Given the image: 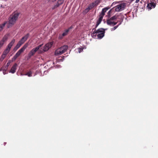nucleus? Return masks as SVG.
Masks as SVG:
<instances>
[{
    "mask_svg": "<svg viewBox=\"0 0 158 158\" xmlns=\"http://www.w3.org/2000/svg\"><path fill=\"white\" fill-rule=\"evenodd\" d=\"M117 23V22H113V25H116Z\"/></svg>",
    "mask_w": 158,
    "mask_h": 158,
    "instance_id": "c9c22d12",
    "label": "nucleus"
},
{
    "mask_svg": "<svg viewBox=\"0 0 158 158\" xmlns=\"http://www.w3.org/2000/svg\"><path fill=\"white\" fill-rule=\"evenodd\" d=\"M155 6V4L154 2H151L148 4L147 7L150 10L152 8H154Z\"/></svg>",
    "mask_w": 158,
    "mask_h": 158,
    "instance_id": "f8f14e48",
    "label": "nucleus"
},
{
    "mask_svg": "<svg viewBox=\"0 0 158 158\" xmlns=\"http://www.w3.org/2000/svg\"><path fill=\"white\" fill-rule=\"evenodd\" d=\"M109 8L107 7H106L105 8H103L102 11L101 13L99 15V16H102V17H103V16H104L105 15V13L106 12V11L108 10Z\"/></svg>",
    "mask_w": 158,
    "mask_h": 158,
    "instance_id": "9b49d317",
    "label": "nucleus"
},
{
    "mask_svg": "<svg viewBox=\"0 0 158 158\" xmlns=\"http://www.w3.org/2000/svg\"><path fill=\"white\" fill-rule=\"evenodd\" d=\"M6 56L3 55L2 54V55L0 59V61H2L4 58L6 57Z\"/></svg>",
    "mask_w": 158,
    "mask_h": 158,
    "instance_id": "4be33fe9",
    "label": "nucleus"
},
{
    "mask_svg": "<svg viewBox=\"0 0 158 158\" xmlns=\"http://www.w3.org/2000/svg\"><path fill=\"white\" fill-rule=\"evenodd\" d=\"M117 15L118 16V17L117 19H120V20H121L122 21L124 18L123 15L121 13L120 14L118 15Z\"/></svg>",
    "mask_w": 158,
    "mask_h": 158,
    "instance_id": "2eb2a0df",
    "label": "nucleus"
},
{
    "mask_svg": "<svg viewBox=\"0 0 158 158\" xmlns=\"http://www.w3.org/2000/svg\"><path fill=\"white\" fill-rule=\"evenodd\" d=\"M125 7V5L124 3L119 4L117 6L115 10L116 11H119L124 10Z\"/></svg>",
    "mask_w": 158,
    "mask_h": 158,
    "instance_id": "0eeeda50",
    "label": "nucleus"
},
{
    "mask_svg": "<svg viewBox=\"0 0 158 158\" xmlns=\"http://www.w3.org/2000/svg\"><path fill=\"white\" fill-rule=\"evenodd\" d=\"M7 23V21L3 23L0 25V28L2 30L5 26L6 24Z\"/></svg>",
    "mask_w": 158,
    "mask_h": 158,
    "instance_id": "a211bd4d",
    "label": "nucleus"
},
{
    "mask_svg": "<svg viewBox=\"0 0 158 158\" xmlns=\"http://www.w3.org/2000/svg\"><path fill=\"white\" fill-rule=\"evenodd\" d=\"M95 27L93 28L92 31V35L93 36H96L95 34H98L97 35L98 38V39H101L104 36L105 33V30L102 28L98 29L97 30H96Z\"/></svg>",
    "mask_w": 158,
    "mask_h": 158,
    "instance_id": "f257e3e1",
    "label": "nucleus"
},
{
    "mask_svg": "<svg viewBox=\"0 0 158 158\" xmlns=\"http://www.w3.org/2000/svg\"><path fill=\"white\" fill-rule=\"evenodd\" d=\"M111 10H110V11L108 12V14L109 15L111 13Z\"/></svg>",
    "mask_w": 158,
    "mask_h": 158,
    "instance_id": "e433bc0d",
    "label": "nucleus"
},
{
    "mask_svg": "<svg viewBox=\"0 0 158 158\" xmlns=\"http://www.w3.org/2000/svg\"><path fill=\"white\" fill-rule=\"evenodd\" d=\"M53 44V42H49L45 45L44 47L43 50L44 52H46L48 51L50 48L51 47Z\"/></svg>",
    "mask_w": 158,
    "mask_h": 158,
    "instance_id": "6e6552de",
    "label": "nucleus"
},
{
    "mask_svg": "<svg viewBox=\"0 0 158 158\" xmlns=\"http://www.w3.org/2000/svg\"><path fill=\"white\" fill-rule=\"evenodd\" d=\"M15 42V39H13L10 42V43L9 44L11 45L12 46H13V44H14Z\"/></svg>",
    "mask_w": 158,
    "mask_h": 158,
    "instance_id": "b1692460",
    "label": "nucleus"
},
{
    "mask_svg": "<svg viewBox=\"0 0 158 158\" xmlns=\"http://www.w3.org/2000/svg\"><path fill=\"white\" fill-rule=\"evenodd\" d=\"M7 39V37L6 36H4L3 39V41H4V40H6Z\"/></svg>",
    "mask_w": 158,
    "mask_h": 158,
    "instance_id": "473e14b6",
    "label": "nucleus"
},
{
    "mask_svg": "<svg viewBox=\"0 0 158 158\" xmlns=\"http://www.w3.org/2000/svg\"><path fill=\"white\" fill-rule=\"evenodd\" d=\"M10 50H9L7 48H6V50L4 51L2 54L3 55H4L5 56H6V55L8 54V53L10 52Z\"/></svg>",
    "mask_w": 158,
    "mask_h": 158,
    "instance_id": "f3484780",
    "label": "nucleus"
},
{
    "mask_svg": "<svg viewBox=\"0 0 158 158\" xmlns=\"http://www.w3.org/2000/svg\"><path fill=\"white\" fill-rule=\"evenodd\" d=\"M58 7V6H56V4L55 5V6H54V7L52 8V9H55V8H57V7Z\"/></svg>",
    "mask_w": 158,
    "mask_h": 158,
    "instance_id": "2f4dec72",
    "label": "nucleus"
},
{
    "mask_svg": "<svg viewBox=\"0 0 158 158\" xmlns=\"http://www.w3.org/2000/svg\"><path fill=\"white\" fill-rule=\"evenodd\" d=\"M139 1V0H136V1L135 2H136V3H137V2H138Z\"/></svg>",
    "mask_w": 158,
    "mask_h": 158,
    "instance_id": "4c0bfd02",
    "label": "nucleus"
},
{
    "mask_svg": "<svg viewBox=\"0 0 158 158\" xmlns=\"http://www.w3.org/2000/svg\"><path fill=\"white\" fill-rule=\"evenodd\" d=\"M64 36L62 35V34L61 35H60L59 36V39H61L63 38V37H64Z\"/></svg>",
    "mask_w": 158,
    "mask_h": 158,
    "instance_id": "c85d7f7f",
    "label": "nucleus"
},
{
    "mask_svg": "<svg viewBox=\"0 0 158 158\" xmlns=\"http://www.w3.org/2000/svg\"><path fill=\"white\" fill-rule=\"evenodd\" d=\"M42 45L43 44H41L31 50L28 54V57L29 58H30L42 46Z\"/></svg>",
    "mask_w": 158,
    "mask_h": 158,
    "instance_id": "39448f33",
    "label": "nucleus"
},
{
    "mask_svg": "<svg viewBox=\"0 0 158 158\" xmlns=\"http://www.w3.org/2000/svg\"><path fill=\"white\" fill-rule=\"evenodd\" d=\"M84 48L81 47V48H78V52L79 53H80L81 52H82L83 49Z\"/></svg>",
    "mask_w": 158,
    "mask_h": 158,
    "instance_id": "393cba45",
    "label": "nucleus"
},
{
    "mask_svg": "<svg viewBox=\"0 0 158 158\" xmlns=\"http://www.w3.org/2000/svg\"><path fill=\"white\" fill-rule=\"evenodd\" d=\"M73 28V27L72 26H71L70 27H69L68 29H67V30H69H69L72 29Z\"/></svg>",
    "mask_w": 158,
    "mask_h": 158,
    "instance_id": "f704fd0d",
    "label": "nucleus"
},
{
    "mask_svg": "<svg viewBox=\"0 0 158 158\" xmlns=\"http://www.w3.org/2000/svg\"><path fill=\"white\" fill-rule=\"evenodd\" d=\"M89 10H90L88 8H87L84 10V13L85 14H86L89 11Z\"/></svg>",
    "mask_w": 158,
    "mask_h": 158,
    "instance_id": "5701e85b",
    "label": "nucleus"
},
{
    "mask_svg": "<svg viewBox=\"0 0 158 158\" xmlns=\"http://www.w3.org/2000/svg\"><path fill=\"white\" fill-rule=\"evenodd\" d=\"M28 46V44H26L18 52L16 53L15 55L13 57L12 60V61H15L16 59L25 50L26 48Z\"/></svg>",
    "mask_w": 158,
    "mask_h": 158,
    "instance_id": "20e7f679",
    "label": "nucleus"
},
{
    "mask_svg": "<svg viewBox=\"0 0 158 158\" xmlns=\"http://www.w3.org/2000/svg\"><path fill=\"white\" fill-rule=\"evenodd\" d=\"M134 0H130V1H131V2H132Z\"/></svg>",
    "mask_w": 158,
    "mask_h": 158,
    "instance_id": "ea45409f",
    "label": "nucleus"
},
{
    "mask_svg": "<svg viewBox=\"0 0 158 158\" xmlns=\"http://www.w3.org/2000/svg\"><path fill=\"white\" fill-rule=\"evenodd\" d=\"M12 46L11 45L9 44L8 45L7 47L6 48L10 50V48Z\"/></svg>",
    "mask_w": 158,
    "mask_h": 158,
    "instance_id": "bb28decb",
    "label": "nucleus"
},
{
    "mask_svg": "<svg viewBox=\"0 0 158 158\" xmlns=\"http://www.w3.org/2000/svg\"><path fill=\"white\" fill-rule=\"evenodd\" d=\"M118 17V16L117 15H116L114 16L111 17L110 19L111 20H113L117 19Z\"/></svg>",
    "mask_w": 158,
    "mask_h": 158,
    "instance_id": "6ab92c4d",
    "label": "nucleus"
},
{
    "mask_svg": "<svg viewBox=\"0 0 158 158\" xmlns=\"http://www.w3.org/2000/svg\"><path fill=\"white\" fill-rule=\"evenodd\" d=\"M69 32V30H67V29L66 30L64 31V32L62 34V35L64 36H65L66 35H67Z\"/></svg>",
    "mask_w": 158,
    "mask_h": 158,
    "instance_id": "412c9836",
    "label": "nucleus"
},
{
    "mask_svg": "<svg viewBox=\"0 0 158 158\" xmlns=\"http://www.w3.org/2000/svg\"><path fill=\"white\" fill-rule=\"evenodd\" d=\"M2 30L0 28V32Z\"/></svg>",
    "mask_w": 158,
    "mask_h": 158,
    "instance_id": "a19ab883",
    "label": "nucleus"
},
{
    "mask_svg": "<svg viewBox=\"0 0 158 158\" xmlns=\"http://www.w3.org/2000/svg\"><path fill=\"white\" fill-rule=\"evenodd\" d=\"M19 15V13H14L10 16L9 18V25L8 26V27H9L10 26H11V25L15 24L16 20L17 19Z\"/></svg>",
    "mask_w": 158,
    "mask_h": 158,
    "instance_id": "f03ea898",
    "label": "nucleus"
},
{
    "mask_svg": "<svg viewBox=\"0 0 158 158\" xmlns=\"http://www.w3.org/2000/svg\"><path fill=\"white\" fill-rule=\"evenodd\" d=\"M29 36V34H27L24 36L23 37L19 42L21 44H23L27 39Z\"/></svg>",
    "mask_w": 158,
    "mask_h": 158,
    "instance_id": "1a4fd4ad",
    "label": "nucleus"
},
{
    "mask_svg": "<svg viewBox=\"0 0 158 158\" xmlns=\"http://www.w3.org/2000/svg\"><path fill=\"white\" fill-rule=\"evenodd\" d=\"M100 2V1L99 0H96L95 1L89 4L88 8L90 10L93 8L94 6H97Z\"/></svg>",
    "mask_w": 158,
    "mask_h": 158,
    "instance_id": "423d86ee",
    "label": "nucleus"
},
{
    "mask_svg": "<svg viewBox=\"0 0 158 158\" xmlns=\"http://www.w3.org/2000/svg\"><path fill=\"white\" fill-rule=\"evenodd\" d=\"M10 63H11L10 60H9L8 61V62H7V63L6 66H7V68H8V67L10 65Z\"/></svg>",
    "mask_w": 158,
    "mask_h": 158,
    "instance_id": "c756f323",
    "label": "nucleus"
},
{
    "mask_svg": "<svg viewBox=\"0 0 158 158\" xmlns=\"http://www.w3.org/2000/svg\"><path fill=\"white\" fill-rule=\"evenodd\" d=\"M64 59V58L61 57L60 59H59L58 60L62 61Z\"/></svg>",
    "mask_w": 158,
    "mask_h": 158,
    "instance_id": "7c9ffc66",
    "label": "nucleus"
},
{
    "mask_svg": "<svg viewBox=\"0 0 158 158\" xmlns=\"http://www.w3.org/2000/svg\"><path fill=\"white\" fill-rule=\"evenodd\" d=\"M21 44L18 42V43L17 44L16 46L17 48H19L22 45Z\"/></svg>",
    "mask_w": 158,
    "mask_h": 158,
    "instance_id": "a878e982",
    "label": "nucleus"
},
{
    "mask_svg": "<svg viewBox=\"0 0 158 158\" xmlns=\"http://www.w3.org/2000/svg\"><path fill=\"white\" fill-rule=\"evenodd\" d=\"M18 49V48H17V47H16V46H15V47L14 48V51H16V50H17Z\"/></svg>",
    "mask_w": 158,
    "mask_h": 158,
    "instance_id": "72a5a7b5",
    "label": "nucleus"
},
{
    "mask_svg": "<svg viewBox=\"0 0 158 158\" xmlns=\"http://www.w3.org/2000/svg\"><path fill=\"white\" fill-rule=\"evenodd\" d=\"M103 17L99 16V18L97 21V24L95 26V28H96L98 25L101 23L103 19Z\"/></svg>",
    "mask_w": 158,
    "mask_h": 158,
    "instance_id": "ddd939ff",
    "label": "nucleus"
},
{
    "mask_svg": "<svg viewBox=\"0 0 158 158\" xmlns=\"http://www.w3.org/2000/svg\"><path fill=\"white\" fill-rule=\"evenodd\" d=\"M3 73H4V74H5L4 73V72H3Z\"/></svg>",
    "mask_w": 158,
    "mask_h": 158,
    "instance_id": "79ce46f5",
    "label": "nucleus"
},
{
    "mask_svg": "<svg viewBox=\"0 0 158 158\" xmlns=\"http://www.w3.org/2000/svg\"><path fill=\"white\" fill-rule=\"evenodd\" d=\"M17 64L16 63L14 64L13 66L12 67L10 72L11 73H15L16 72V70L17 69Z\"/></svg>",
    "mask_w": 158,
    "mask_h": 158,
    "instance_id": "9d476101",
    "label": "nucleus"
},
{
    "mask_svg": "<svg viewBox=\"0 0 158 158\" xmlns=\"http://www.w3.org/2000/svg\"><path fill=\"white\" fill-rule=\"evenodd\" d=\"M119 25H118L116 26H115V27H113L111 28V31H114L115 29H116L118 26Z\"/></svg>",
    "mask_w": 158,
    "mask_h": 158,
    "instance_id": "cd10ccee",
    "label": "nucleus"
},
{
    "mask_svg": "<svg viewBox=\"0 0 158 158\" xmlns=\"http://www.w3.org/2000/svg\"><path fill=\"white\" fill-rule=\"evenodd\" d=\"M32 72L31 71H29V72H27L25 74V75H27L28 77H31L32 76Z\"/></svg>",
    "mask_w": 158,
    "mask_h": 158,
    "instance_id": "aec40b11",
    "label": "nucleus"
},
{
    "mask_svg": "<svg viewBox=\"0 0 158 158\" xmlns=\"http://www.w3.org/2000/svg\"><path fill=\"white\" fill-rule=\"evenodd\" d=\"M110 19H107L106 20V23L108 25H111L113 24V22Z\"/></svg>",
    "mask_w": 158,
    "mask_h": 158,
    "instance_id": "dca6fc26",
    "label": "nucleus"
},
{
    "mask_svg": "<svg viewBox=\"0 0 158 158\" xmlns=\"http://www.w3.org/2000/svg\"><path fill=\"white\" fill-rule=\"evenodd\" d=\"M68 48L67 45L63 46L57 49L55 51V54L56 56L61 55L67 51Z\"/></svg>",
    "mask_w": 158,
    "mask_h": 158,
    "instance_id": "7ed1b4c3",
    "label": "nucleus"
},
{
    "mask_svg": "<svg viewBox=\"0 0 158 158\" xmlns=\"http://www.w3.org/2000/svg\"><path fill=\"white\" fill-rule=\"evenodd\" d=\"M56 0H52V2H54L56 1Z\"/></svg>",
    "mask_w": 158,
    "mask_h": 158,
    "instance_id": "58836bf2",
    "label": "nucleus"
},
{
    "mask_svg": "<svg viewBox=\"0 0 158 158\" xmlns=\"http://www.w3.org/2000/svg\"><path fill=\"white\" fill-rule=\"evenodd\" d=\"M64 2V0H58L57 2L56 6H59L60 5L62 4Z\"/></svg>",
    "mask_w": 158,
    "mask_h": 158,
    "instance_id": "4468645a",
    "label": "nucleus"
}]
</instances>
